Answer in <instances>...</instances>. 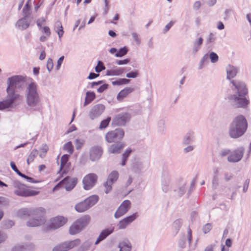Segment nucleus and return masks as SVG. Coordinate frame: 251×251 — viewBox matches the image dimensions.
Masks as SVG:
<instances>
[{
    "instance_id": "nucleus-1",
    "label": "nucleus",
    "mask_w": 251,
    "mask_h": 251,
    "mask_svg": "<svg viewBox=\"0 0 251 251\" xmlns=\"http://www.w3.org/2000/svg\"><path fill=\"white\" fill-rule=\"evenodd\" d=\"M248 128V122L243 115L236 116L231 123L229 129V136L232 138H238L246 132Z\"/></svg>"
},
{
    "instance_id": "nucleus-2",
    "label": "nucleus",
    "mask_w": 251,
    "mask_h": 251,
    "mask_svg": "<svg viewBox=\"0 0 251 251\" xmlns=\"http://www.w3.org/2000/svg\"><path fill=\"white\" fill-rule=\"evenodd\" d=\"M231 83L237 90L238 96L236 95L230 96L229 99L234 102L237 107L246 106L249 104V101L244 97L248 92L244 83L235 80H232Z\"/></svg>"
},
{
    "instance_id": "nucleus-3",
    "label": "nucleus",
    "mask_w": 251,
    "mask_h": 251,
    "mask_svg": "<svg viewBox=\"0 0 251 251\" xmlns=\"http://www.w3.org/2000/svg\"><path fill=\"white\" fill-rule=\"evenodd\" d=\"M23 212L24 215L27 214L32 217L27 222L28 226H39L44 224L46 221V211L43 207L36 208L30 211L27 210H24Z\"/></svg>"
},
{
    "instance_id": "nucleus-4",
    "label": "nucleus",
    "mask_w": 251,
    "mask_h": 251,
    "mask_svg": "<svg viewBox=\"0 0 251 251\" xmlns=\"http://www.w3.org/2000/svg\"><path fill=\"white\" fill-rule=\"evenodd\" d=\"M13 188L14 194L21 197H33L40 193L38 188L28 186L18 181L14 183Z\"/></svg>"
},
{
    "instance_id": "nucleus-5",
    "label": "nucleus",
    "mask_w": 251,
    "mask_h": 251,
    "mask_svg": "<svg viewBox=\"0 0 251 251\" xmlns=\"http://www.w3.org/2000/svg\"><path fill=\"white\" fill-rule=\"evenodd\" d=\"M31 81L26 87V101L28 105L35 106L40 101L37 84L31 79Z\"/></svg>"
},
{
    "instance_id": "nucleus-6",
    "label": "nucleus",
    "mask_w": 251,
    "mask_h": 251,
    "mask_svg": "<svg viewBox=\"0 0 251 251\" xmlns=\"http://www.w3.org/2000/svg\"><path fill=\"white\" fill-rule=\"evenodd\" d=\"M68 218L62 216H57L51 218L46 225V230H54L59 228L68 222Z\"/></svg>"
},
{
    "instance_id": "nucleus-7",
    "label": "nucleus",
    "mask_w": 251,
    "mask_h": 251,
    "mask_svg": "<svg viewBox=\"0 0 251 251\" xmlns=\"http://www.w3.org/2000/svg\"><path fill=\"white\" fill-rule=\"evenodd\" d=\"M8 86L6 89L7 94H16L15 93L16 89L22 86V83L24 81V77L20 75H16L8 78Z\"/></svg>"
},
{
    "instance_id": "nucleus-8",
    "label": "nucleus",
    "mask_w": 251,
    "mask_h": 251,
    "mask_svg": "<svg viewBox=\"0 0 251 251\" xmlns=\"http://www.w3.org/2000/svg\"><path fill=\"white\" fill-rule=\"evenodd\" d=\"M77 183V179L75 177L70 178L66 177L58 183L52 189L53 192L60 188H64L67 191L73 189Z\"/></svg>"
},
{
    "instance_id": "nucleus-9",
    "label": "nucleus",
    "mask_w": 251,
    "mask_h": 251,
    "mask_svg": "<svg viewBox=\"0 0 251 251\" xmlns=\"http://www.w3.org/2000/svg\"><path fill=\"white\" fill-rule=\"evenodd\" d=\"M125 135V132L122 129H116L108 131L105 136L106 141L108 143H113L116 140H121Z\"/></svg>"
},
{
    "instance_id": "nucleus-10",
    "label": "nucleus",
    "mask_w": 251,
    "mask_h": 251,
    "mask_svg": "<svg viewBox=\"0 0 251 251\" xmlns=\"http://www.w3.org/2000/svg\"><path fill=\"white\" fill-rule=\"evenodd\" d=\"M22 97L19 94H7L6 100L0 101V110L8 108L18 100H21Z\"/></svg>"
},
{
    "instance_id": "nucleus-11",
    "label": "nucleus",
    "mask_w": 251,
    "mask_h": 251,
    "mask_svg": "<svg viewBox=\"0 0 251 251\" xmlns=\"http://www.w3.org/2000/svg\"><path fill=\"white\" fill-rule=\"evenodd\" d=\"M97 179L98 176L95 174L90 173L85 176L82 180L84 189H91L96 184Z\"/></svg>"
},
{
    "instance_id": "nucleus-12",
    "label": "nucleus",
    "mask_w": 251,
    "mask_h": 251,
    "mask_svg": "<svg viewBox=\"0 0 251 251\" xmlns=\"http://www.w3.org/2000/svg\"><path fill=\"white\" fill-rule=\"evenodd\" d=\"M130 115L126 112L117 114L112 120V124L116 126H123L129 121Z\"/></svg>"
},
{
    "instance_id": "nucleus-13",
    "label": "nucleus",
    "mask_w": 251,
    "mask_h": 251,
    "mask_svg": "<svg viewBox=\"0 0 251 251\" xmlns=\"http://www.w3.org/2000/svg\"><path fill=\"white\" fill-rule=\"evenodd\" d=\"M80 243L79 239H76L70 242L62 243L55 246L52 250V251H67L69 250L74 248Z\"/></svg>"
},
{
    "instance_id": "nucleus-14",
    "label": "nucleus",
    "mask_w": 251,
    "mask_h": 251,
    "mask_svg": "<svg viewBox=\"0 0 251 251\" xmlns=\"http://www.w3.org/2000/svg\"><path fill=\"white\" fill-rule=\"evenodd\" d=\"M244 153V149L243 147H240L230 152L227 157V160L230 162H237L242 158Z\"/></svg>"
},
{
    "instance_id": "nucleus-15",
    "label": "nucleus",
    "mask_w": 251,
    "mask_h": 251,
    "mask_svg": "<svg viewBox=\"0 0 251 251\" xmlns=\"http://www.w3.org/2000/svg\"><path fill=\"white\" fill-rule=\"evenodd\" d=\"M131 202L129 200L124 201L119 206L115 213V218H119L125 215L130 209Z\"/></svg>"
},
{
    "instance_id": "nucleus-16",
    "label": "nucleus",
    "mask_w": 251,
    "mask_h": 251,
    "mask_svg": "<svg viewBox=\"0 0 251 251\" xmlns=\"http://www.w3.org/2000/svg\"><path fill=\"white\" fill-rule=\"evenodd\" d=\"M138 216L137 213H133L132 215H130L126 218L121 220L118 226L120 229H124L130 223L133 222Z\"/></svg>"
},
{
    "instance_id": "nucleus-17",
    "label": "nucleus",
    "mask_w": 251,
    "mask_h": 251,
    "mask_svg": "<svg viewBox=\"0 0 251 251\" xmlns=\"http://www.w3.org/2000/svg\"><path fill=\"white\" fill-rule=\"evenodd\" d=\"M69 158V155L67 154H64L61 158L60 171L63 173H66L70 169L71 163L68 162Z\"/></svg>"
},
{
    "instance_id": "nucleus-18",
    "label": "nucleus",
    "mask_w": 251,
    "mask_h": 251,
    "mask_svg": "<svg viewBox=\"0 0 251 251\" xmlns=\"http://www.w3.org/2000/svg\"><path fill=\"white\" fill-rule=\"evenodd\" d=\"M114 231V227H110L103 230L98 237L95 245L98 244L100 242L105 239L108 235L111 234Z\"/></svg>"
},
{
    "instance_id": "nucleus-19",
    "label": "nucleus",
    "mask_w": 251,
    "mask_h": 251,
    "mask_svg": "<svg viewBox=\"0 0 251 251\" xmlns=\"http://www.w3.org/2000/svg\"><path fill=\"white\" fill-rule=\"evenodd\" d=\"M102 153V150L100 147H93L90 151V158L92 161L99 159Z\"/></svg>"
},
{
    "instance_id": "nucleus-20",
    "label": "nucleus",
    "mask_w": 251,
    "mask_h": 251,
    "mask_svg": "<svg viewBox=\"0 0 251 251\" xmlns=\"http://www.w3.org/2000/svg\"><path fill=\"white\" fill-rule=\"evenodd\" d=\"M90 217L89 215H86L82 216L76 220L75 222L83 229L90 223Z\"/></svg>"
},
{
    "instance_id": "nucleus-21",
    "label": "nucleus",
    "mask_w": 251,
    "mask_h": 251,
    "mask_svg": "<svg viewBox=\"0 0 251 251\" xmlns=\"http://www.w3.org/2000/svg\"><path fill=\"white\" fill-rule=\"evenodd\" d=\"M28 16H24V17L19 19L17 23L16 26L21 29H25L29 26V22L27 20Z\"/></svg>"
},
{
    "instance_id": "nucleus-22",
    "label": "nucleus",
    "mask_w": 251,
    "mask_h": 251,
    "mask_svg": "<svg viewBox=\"0 0 251 251\" xmlns=\"http://www.w3.org/2000/svg\"><path fill=\"white\" fill-rule=\"evenodd\" d=\"M134 91V88L127 87L121 90L118 94L117 99L118 100H121L127 97L129 94Z\"/></svg>"
},
{
    "instance_id": "nucleus-23",
    "label": "nucleus",
    "mask_w": 251,
    "mask_h": 251,
    "mask_svg": "<svg viewBox=\"0 0 251 251\" xmlns=\"http://www.w3.org/2000/svg\"><path fill=\"white\" fill-rule=\"evenodd\" d=\"M105 106L103 104H98L95 106L92 110L91 114L94 117L100 115L104 111Z\"/></svg>"
},
{
    "instance_id": "nucleus-24",
    "label": "nucleus",
    "mask_w": 251,
    "mask_h": 251,
    "mask_svg": "<svg viewBox=\"0 0 251 251\" xmlns=\"http://www.w3.org/2000/svg\"><path fill=\"white\" fill-rule=\"evenodd\" d=\"M89 208L85 200L77 203L75 206V209L78 212H83Z\"/></svg>"
},
{
    "instance_id": "nucleus-25",
    "label": "nucleus",
    "mask_w": 251,
    "mask_h": 251,
    "mask_svg": "<svg viewBox=\"0 0 251 251\" xmlns=\"http://www.w3.org/2000/svg\"><path fill=\"white\" fill-rule=\"evenodd\" d=\"M82 229L75 221L70 227L69 232L71 235H75L80 232Z\"/></svg>"
},
{
    "instance_id": "nucleus-26",
    "label": "nucleus",
    "mask_w": 251,
    "mask_h": 251,
    "mask_svg": "<svg viewBox=\"0 0 251 251\" xmlns=\"http://www.w3.org/2000/svg\"><path fill=\"white\" fill-rule=\"evenodd\" d=\"M119 248H120V251H130L131 245L129 241H124L119 244Z\"/></svg>"
},
{
    "instance_id": "nucleus-27",
    "label": "nucleus",
    "mask_w": 251,
    "mask_h": 251,
    "mask_svg": "<svg viewBox=\"0 0 251 251\" xmlns=\"http://www.w3.org/2000/svg\"><path fill=\"white\" fill-rule=\"evenodd\" d=\"M124 72V69L123 68H117L115 69H112L107 70L106 72V75L110 76L120 75H122Z\"/></svg>"
},
{
    "instance_id": "nucleus-28",
    "label": "nucleus",
    "mask_w": 251,
    "mask_h": 251,
    "mask_svg": "<svg viewBox=\"0 0 251 251\" xmlns=\"http://www.w3.org/2000/svg\"><path fill=\"white\" fill-rule=\"evenodd\" d=\"M124 147V145L122 143L112 145L110 148V151L113 153H119Z\"/></svg>"
},
{
    "instance_id": "nucleus-29",
    "label": "nucleus",
    "mask_w": 251,
    "mask_h": 251,
    "mask_svg": "<svg viewBox=\"0 0 251 251\" xmlns=\"http://www.w3.org/2000/svg\"><path fill=\"white\" fill-rule=\"evenodd\" d=\"M85 200L90 208L91 206L95 204L98 202L99 200V197L96 195H93L86 199Z\"/></svg>"
},
{
    "instance_id": "nucleus-30",
    "label": "nucleus",
    "mask_w": 251,
    "mask_h": 251,
    "mask_svg": "<svg viewBox=\"0 0 251 251\" xmlns=\"http://www.w3.org/2000/svg\"><path fill=\"white\" fill-rule=\"evenodd\" d=\"M119 177V174L117 171H113L111 172L108 177L107 181L108 183H113L115 182Z\"/></svg>"
},
{
    "instance_id": "nucleus-31",
    "label": "nucleus",
    "mask_w": 251,
    "mask_h": 251,
    "mask_svg": "<svg viewBox=\"0 0 251 251\" xmlns=\"http://www.w3.org/2000/svg\"><path fill=\"white\" fill-rule=\"evenodd\" d=\"M237 73V70L236 68L232 66L229 67L227 70V78L230 79L236 76Z\"/></svg>"
},
{
    "instance_id": "nucleus-32",
    "label": "nucleus",
    "mask_w": 251,
    "mask_h": 251,
    "mask_svg": "<svg viewBox=\"0 0 251 251\" xmlns=\"http://www.w3.org/2000/svg\"><path fill=\"white\" fill-rule=\"evenodd\" d=\"M95 98V94L94 92H87L86 93L84 105H86L91 102Z\"/></svg>"
},
{
    "instance_id": "nucleus-33",
    "label": "nucleus",
    "mask_w": 251,
    "mask_h": 251,
    "mask_svg": "<svg viewBox=\"0 0 251 251\" xmlns=\"http://www.w3.org/2000/svg\"><path fill=\"white\" fill-rule=\"evenodd\" d=\"M55 25H56L55 31L57 32L59 38H61L64 34L63 28L62 25V24L60 22L57 21L55 23Z\"/></svg>"
},
{
    "instance_id": "nucleus-34",
    "label": "nucleus",
    "mask_w": 251,
    "mask_h": 251,
    "mask_svg": "<svg viewBox=\"0 0 251 251\" xmlns=\"http://www.w3.org/2000/svg\"><path fill=\"white\" fill-rule=\"evenodd\" d=\"M63 149L67 151L69 154H72L74 152V147L72 142H68L66 143L63 147Z\"/></svg>"
},
{
    "instance_id": "nucleus-35",
    "label": "nucleus",
    "mask_w": 251,
    "mask_h": 251,
    "mask_svg": "<svg viewBox=\"0 0 251 251\" xmlns=\"http://www.w3.org/2000/svg\"><path fill=\"white\" fill-rule=\"evenodd\" d=\"M111 121L110 117H107L106 119L102 120L100 124L99 128L100 129H103L108 126Z\"/></svg>"
},
{
    "instance_id": "nucleus-36",
    "label": "nucleus",
    "mask_w": 251,
    "mask_h": 251,
    "mask_svg": "<svg viewBox=\"0 0 251 251\" xmlns=\"http://www.w3.org/2000/svg\"><path fill=\"white\" fill-rule=\"evenodd\" d=\"M128 51V49L126 47H124L121 48L115 54L116 57H122L126 55Z\"/></svg>"
},
{
    "instance_id": "nucleus-37",
    "label": "nucleus",
    "mask_w": 251,
    "mask_h": 251,
    "mask_svg": "<svg viewBox=\"0 0 251 251\" xmlns=\"http://www.w3.org/2000/svg\"><path fill=\"white\" fill-rule=\"evenodd\" d=\"M29 1L30 0H28L27 1L23 9V12L25 16H28V15H30L29 11L30 10V6L29 5Z\"/></svg>"
},
{
    "instance_id": "nucleus-38",
    "label": "nucleus",
    "mask_w": 251,
    "mask_h": 251,
    "mask_svg": "<svg viewBox=\"0 0 251 251\" xmlns=\"http://www.w3.org/2000/svg\"><path fill=\"white\" fill-rule=\"evenodd\" d=\"M42 33L45 34L47 37H49L51 35L50 28L48 26H44L40 28Z\"/></svg>"
},
{
    "instance_id": "nucleus-39",
    "label": "nucleus",
    "mask_w": 251,
    "mask_h": 251,
    "mask_svg": "<svg viewBox=\"0 0 251 251\" xmlns=\"http://www.w3.org/2000/svg\"><path fill=\"white\" fill-rule=\"evenodd\" d=\"M129 81H130L129 79H127L126 78H122V79H120L118 80L112 82V84L113 85H122V84H128L129 82Z\"/></svg>"
},
{
    "instance_id": "nucleus-40",
    "label": "nucleus",
    "mask_w": 251,
    "mask_h": 251,
    "mask_svg": "<svg viewBox=\"0 0 251 251\" xmlns=\"http://www.w3.org/2000/svg\"><path fill=\"white\" fill-rule=\"evenodd\" d=\"M105 67L103 65L102 62L100 61H99L97 65L95 67V71L99 73L105 70Z\"/></svg>"
},
{
    "instance_id": "nucleus-41",
    "label": "nucleus",
    "mask_w": 251,
    "mask_h": 251,
    "mask_svg": "<svg viewBox=\"0 0 251 251\" xmlns=\"http://www.w3.org/2000/svg\"><path fill=\"white\" fill-rule=\"evenodd\" d=\"M10 166L14 171H15L19 176H23L22 173L17 169L15 163L13 161L10 162Z\"/></svg>"
},
{
    "instance_id": "nucleus-42",
    "label": "nucleus",
    "mask_w": 251,
    "mask_h": 251,
    "mask_svg": "<svg viewBox=\"0 0 251 251\" xmlns=\"http://www.w3.org/2000/svg\"><path fill=\"white\" fill-rule=\"evenodd\" d=\"M209 56H210V58L211 59V61L212 63H215V62H216L218 61V56L215 52H212L210 54Z\"/></svg>"
},
{
    "instance_id": "nucleus-43",
    "label": "nucleus",
    "mask_w": 251,
    "mask_h": 251,
    "mask_svg": "<svg viewBox=\"0 0 251 251\" xmlns=\"http://www.w3.org/2000/svg\"><path fill=\"white\" fill-rule=\"evenodd\" d=\"M46 23V19L44 18V17H42L40 19H39L37 20L36 21V24H37V25L38 26V27L40 28H41V27H42V25L45 24Z\"/></svg>"
},
{
    "instance_id": "nucleus-44",
    "label": "nucleus",
    "mask_w": 251,
    "mask_h": 251,
    "mask_svg": "<svg viewBox=\"0 0 251 251\" xmlns=\"http://www.w3.org/2000/svg\"><path fill=\"white\" fill-rule=\"evenodd\" d=\"M84 142L82 140L76 139L75 141V145L76 150H79L83 145Z\"/></svg>"
},
{
    "instance_id": "nucleus-45",
    "label": "nucleus",
    "mask_w": 251,
    "mask_h": 251,
    "mask_svg": "<svg viewBox=\"0 0 251 251\" xmlns=\"http://www.w3.org/2000/svg\"><path fill=\"white\" fill-rule=\"evenodd\" d=\"M112 184H113V183H108L107 180L104 183V187L105 188V193H108L111 190Z\"/></svg>"
},
{
    "instance_id": "nucleus-46",
    "label": "nucleus",
    "mask_w": 251,
    "mask_h": 251,
    "mask_svg": "<svg viewBox=\"0 0 251 251\" xmlns=\"http://www.w3.org/2000/svg\"><path fill=\"white\" fill-rule=\"evenodd\" d=\"M22 176H21V177L24 178H25L26 179H27V180L29 182H31V183H38L39 182V181H37V180H34V179L32 177H28V176H25V175L22 174Z\"/></svg>"
},
{
    "instance_id": "nucleus-47",
    "label": "nucleus",
    "mask_w": 251,
    "mask_h": 251,
    "mask_svg": "<svg viewBox=\"0 0 251 251\" xmlns=\"http://www.w3.org/2000/svg\"><path fill=\"white\" fill-rule=\"evenodd\" d=\"M53 61L50 58H49L47 61V67L49 71H50L53 68Z\"/></svg>"
},
{
    "instance_id": "nucleus-48",
    "label": "nucleus",
    "mask_w": 251,
    "mask_h": 251,
    "mask_svg": "<svg viewBox=\"0 0 251 251\" xmlns=\"http://www.w3.org/2000/svg\"><path fill=\"white\" fill-rule=\"evenodd\" d=\"M35 157V154L32 151L30 153V154L28 156L27 159V162L28 164H29L30 162H32Z\"/></svg>"
},
{
    "instance_id": "nucleus-49",
    "label": "nucleus",
    "mask_w": 251,
    "mask_h": 251,
    "mask_svg": "<svg viewBox=\"0 0 251 251\" xmlns=\"http://www.w3.org/2000/svg\"><path fill=\"white\" fill-rule=\"evenodd\" d=\"M138 75L137 71L132 72L126 74V77L128 78H135Z\"/></svg>"
},
{
    "instance_id": "nucleus-50",
    "label": "nucleus",
    "mask_w": 251,
    "mask_h": 251,
    "mask_svg": "<svg viewBox=\"0 0 251 251\" xmlns=\"http://www.w3.org/2000/svg\"><path fill=\"white\" fill-rule=\"evenodd\" d=\"M211 226L209 224H207L204 226L203 228V232L206 234L209 232V231L211 230Z\"/></svg>"
},
{
    "instance_id": "nucleus-51",
    "label": "nucleus",
    "mask_w": 251,
    "mask_h": 251,
    "mask_svg": "<svg viewBox=\"0 0 251 251\" xmlns=\"http://www.w3.org/2000/svg\"><path fill=\"white\" fill-rule=\"evenodd\" d=\"M132 36L134 40L135 41V42L137 44H139L140 43V39L138 37V35L136 33L134 32V33H132Z\"/></svg>"
},
{
    "instance_id": "nucleus-52",
    "label": "nucleus",
    "mask_w": 251,
    "mask_h": 251,
    "mask_svg": "<svg viewBox=\"0 0 251 251\" xmlns=\"http://www.w3.org/2000/svg\"><path fill=\"white\" fill-rule=\"evenodd\" d=\"M130 61L129 59H125L122 60H119L117 62V64L118 65H121L123 64H126L128 63Z\"/></svg>"
},
{
    "instance_id": "nucleus-53",
    "label": "nucleus",
    "mask_w": 251,
    "mask_h": 251,
    "mask_svg": "<svg viewBox=\"0 0 251 251\" xmlns=\"http://www.w3.org/2000/svg\"><path fill=\"white\" fill-rule=\"evenodd\" d=\"M201 2L200 1H196L194 3L193 8L194 9L198 10L201 7Z\"/></svg>"
},
{
    "instance_id": "nucleus-54",
    "label": "nucleus",
    "mask_w": 251,
    "mask_h": 251,
    "mask_svg": "<svg viewBox=\"0 0 251 251\" xmlns=\"http://www.w3.org/2000/svg\"><path fill=\"white\" fill-rule=\"evenodd\" d=\"M64 58V56H62L58 60V61H57V66H56V68H57V70H58L60 68V66H61V64L62 63V62L63 61Z\"/></svg>"
},
{
    "instance_id": "nucleus-55",
    "label": "nucleus",
    "mask_w": 251,
    "mask_h": 251,
    "mask_svg": "<svg viewBox=\"0 0 251 251\" xmlns=\"http://www.w3.org/2000/svg\"><path fill=\"white\" fill-rule=\"evenodd\" d=\"M132 151L130 149H127L126 151L123 154V158H126L128 157L130 153Z\"/></svg>"
},
{
    "instance_id": "nucleus-56",
    "label": "nucleus",
    "mask_w": 251,
    "mask_h": 251,
    "mask_svg": "<svg viewBox=\"0 0 251 251\" xmlns=\"http://www.w3.org/2000/svg\"><path fill=\"white\" fill-rule=\"evenodd\" d=\"M107 88V85L104 84L101 85L98 89V92L99 93H102Z\"/></svg>"
},
{
    "instance_id": "nucleus-57",
    "label": "nucleus",
    "mask_w": 251,
    "mask_h": 251,
    "mask_svg": "<svg viewBox=\"0 0 251 251\" xmlns=\"http://www.w3.org/2000/svg\"><path fill=\"white\" fill-rule=\"evenodd\" d=\"M174 24V22H169L165 26V28H164V31L165 32H167L170 29V28L172 26V25H173Z\"/></svg>"
},
{
    "instance_id": "nucleus-58",
    "label": "nucleus",
    "mask_w": 251,
    "mask_h": 251,
    "mask_svg": "<svg viewBox=\"0 0 251 251\" xmlns=\"http://www.w3.org/2000/svg\"><path fill=\"white\" fill-rule=\"evenodd\" d=\"M99 75L98 74H95L94 73H90V74L88 77V78L89 79H92L97 77L98 76H99Z\"/></svg>"
},
{
    "instance_id": "nucleus-59",
    "label": "nucleus",
    "mask_w": 251,
    "mask_h": 251,
    "mask_svg": "<svg viewBox=\"0 0 251 251\" xmlns=\"http://www.w3.org/2000/svg\"><path fill=\"white\" fill-rule=\"evenodd\" d=\"M230 151L229 150H225L221 152V155L222 156H225L230 154Z\"/></svg>"
},
{
    "instance_id": "nucleus-60",
    "label": "nucleus",
    "mask_w": 251,
    "mask_h": 251,
    "mask_svg": "<svg viewBox=\"0 0 251 251\" xmlns=\"http://www.w3.org/2000/svg\"><path fill=\"white\" fill-rule=\"evenodd\" d=\"M76 129V127L74 125H72L70 126L69 129L67 131L66 134H69L70 132H72Z\"/></svg>"
},
{
    "instance_id": "nucleus-61",
    "label": "nucleus",
    "mask_w": 251,
    "mask_h": 251,
    "mask_svg": "<svg viewBox=\"0 0 251 251\" xmlns=\"http://www.w3.org/2000/svg\"><path fill=\"white\" fill-rule=\"evenodd\" d=\"M225 179L226 180V181H228L229 180H230L232 177V175L231 173H226L225 174Z\"/></svg>"
},
{
    "instance_id": "nucleus-62",
    "label": "nucleus",
    "mask_w": 251,
    "mask_h": 251,
    "mask_svg": "<svg viewBox=\"0 0 251 251\" xmlns=\"http://www.w3.org/2000/svg\"><path fill=\"white\" fill-rule=\"evenodd\" d=\"M226 245L228 247L230 248L231 247L232 244V240L230 239H227L226 241Z\"/></svg>"
},
{
    "instance_id": "nucleus-63",
    "label": "nucleus",
    "mask_w": 251,
    "mask_h": 251,
    "mask_svg": "<svg viewBox=\"0 0 251 251\" xmlns=\"http://www.w3.org/2000/svg\"><path fill=\"white\" fill-rule=\"evenodd\" d=\"M203 39L201 37H200L198 39V40L195 43V46H198L200 47L202 43Z\"/></svg>"
},
{
    "instance_id": "nucleus-64",
    "label": "nucleus",
    "mask_w": 251,
    "mask_h": 251,
    "mask_svg": "<svg viewBox=\"0 0 251 251\" xmlns=\"http://www.w3.org/2000/svg\"><path fill=\"white\" fill-rule=\"evenodd\" d=\"M214 247V245H209L205 248L204 251H213Z\"/></svg>"
}]
</instances>
